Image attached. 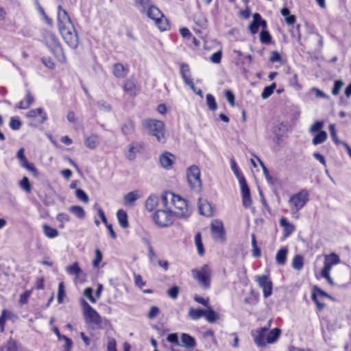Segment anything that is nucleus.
Returning a JSON list of instances; mask_svg holds the SVG:
<instances>
[{
	"instance_id": "nucleus-1",
	"label": "nucleus",
	"mask_w": 351,
	"mask_h": 351,
	"mask_svg": "<svg viewBox=\"0 0 351 351\" xmlns=\"http://www.w3.org/2000/svg\"><path fill=\"white\" fill-rule=\"evenodd\" d=\"M169 200L173 206V208L171 209V212L174 216L180 218H187L191 215V209L187 202L182 197L175 195L171 192H165L162 194L161 202L165 208L168 207Z\"/></svg>"
},
{
	"instance_id": "nucleus-2",
	"label": "nucleus",
	"mask_w": 351,
	"mask_h": 351,
	"mask_svg": "<svg viewBox=\"0 0 351 351\" xmlns=\"http://www.w3.org/2000/svg\"><path fill=\"white\" fill-rule=\"evenodd\" d=\"M43 36L46 46L55 56V57L60 62H66V56L56 34L49 31H45L43 33Z\"/></svg>"
},
{
	"instance_id": "nucleus-3",
	"label": "nucleus",
	"mask_w": 351,
	"mask_h": 351,
	"mask_svg": "<svg viewBox=\"0 0 351 351\" xmlns=\"http://www.w3.org/2000/svg\"><path fill=\"white\" fill-rule=\"evenodd\" d=\"M149 134L154 136L159 143H164L167 139L165 124L156 119H147L143 123Z\"/></svg>"
},
{
	"instance_id": "nucleus-4",
	"label": "nucleus",
	"mask_w": 351,
	"mask_h": 351,
	"mask_svg": "<svg viewBox=\"0 0 351 351\" xmlns=\"http://www.w3.org/2000/svg\"><path fill=\"white\" fill-rule=\"evenodd\" d=\"M309 200V193L305 190L293 195L289 200V205L292 215L298 214L299 211L306 204Z\"/></svg>"
},
{
	"instance_id": "nucleus-5",
	"label": "nucleus",
	"mask_w": 351,
	"mask_h": 351,
	"mask_svg": "<svg viewBox=\"0 0 351 351\" xmlns=\"http://www.w3.org/2000/svg\"><path fill=\"white\" fill-rule=\"evenodd\" d=\"M82 305L86 322L93 328H100L102 319L99 314L86 301L82 300Z\"/></svg>"
},
{
	"instance_id": "nucleus-6",
	"label": "nucleus",
	"mask_w": 351,
	"mask_h": 351,
	"mask_svg": "<svg viewBox=\"0 0 351 351\" xmlns=\"http://www.w3.org/2000/svg\"><path fill=\"white\" fill-rule=\"evenodd\" d=\"M192 276L197 280L198 285L204 289L210 287L211 269L208 265H203L199 269H193Z\"/></svg>"
},
{
	"instance_id": "nucleus-7",
	"label": "nucleus",
	"mask_w": 351,
	"mask_h": 351,
	"mask_svg": "<svg viewBox=\"0 0 351 351\" xmlns=\"http://www.w3.org/2000/svg\"><path fill=\"white\" fill-rule=\"evenodd\" d=\"M174 215L171 212V208L158 209L153 215L154 222L160 227L169 226L173 223Z\"/></svg>"
},
{
	"instance_id": "nucleus-8",
	"label": "nucleus",
	"mask_w": 351,
	"mask_h": 351,
	"mask_svg": "<svg viewBox=\"0 0 351 351\" xmlns=\"http://www.w3.org/2000/svg\"><path fill=\"white\" fill-rule=\"evenodd\" d=\"M200 175V169L196 165L191 166L186 171V177L190 187L193 191L197 193L202 190Z\"/></svg>"
},
{
	"instance_id": "nucleus-9",
	"label": "nucleus",
	"mask_w": 351,
	"mask_h": 351,
	"mask_svg": "<svg viewBox=\"0 0 351 351\" xmlns=\"http://www.w3.org/2000/svg\"><path fill=\"white\" fill-rule=\"evenodd\" d=\"M65 43L71 48L75 49L78 46L79 40L74 26L71 28H64L59 30Z\"/></svg>"
},
{
	"instance_id": "nucleus-10",
	"label": "nucleus",
	"mask_w": 351,
	"mask_h": 351,
	"mask_svg": "<svg viewBox=\"0 0 351 351\" xmlns=\"http://www.w3.org/2000/svg\"><path fill=\"white\" fill-rule=\"evenodd\" d=\"M211 234L213 238L217 241H223L225 239V230L223 223L219 219L213 220L210 224Z\"/></svg>"
},
{
	"instance_id": "nucleus-11",
	"label": "nucleus",
	"mask_w": 351,
	"mask_h": 351,
	"mask_svg": "<svg viewBox=\"0 0 351 351\" xmlns=\"http://www.w3.org/2000/svg\"><path fill=\"white\" fill-rule=\"evenodd\" d=\"M256 281L262 288L263 296L267 298L272 294L273 283L267 276L262 275L256 277Z\"/></svg>"
},
{
	"instance_id": "nucleus-12",
	"label": "nucleus",
	"mask_w": 351,
	"mask_h": 351,
	"mask_svg": "<svg viewBox=\"0 0 351 351\" xmlns=\"http://www.w3.org/2000/svg\"><path fill=\"white\" fill-rule=\"evenodd\" d=\"M58 22L59 30L64 28H71L73 23L67 12L64 10L61 5L58 7Z\"/></svg>"
},
{
	"instance_id": "nucleus-13",
	"label": "nucleus",
	"mask_w": 351,
	"mask_h": 351,
	"mask_svg": "<svg viewBox=\"0 0 351 351\" xmlns=\"http://www.w3.org/2000/svg\"><path fill=\"white\" fill-rule=\"evenodd\" d=\"M254 343L259 347H265L267 344V327L257 328L252 331Z\"/></svg>"
},
{
	"instance_id": "nucleus-14",
	"label": "nucleus",
	"mask_w": 351,
	"mask_h": 351,
	"mask_svg": "<svg viewBox=\"0 0 351 351\" xmlns=\"http://www.w3.org/2000/svg\"><path fill=\"white\" fill-rule=\"evenodd\" d=\"M25 149L24 148H21L17 152L16 157L20 161V165L27 170L33 173V175L35 177L38 176V171L36 169V168L34 166L33 164L29 163L28 160H27L25 154H24Z\"/></svg>"
},
{
	"instance_id": "nucleus-15",
	"label": "nucleus",
	"mask_w": 351,
	"mask_h": 351,
	"mask_svg": "<svg viewBox=\"0 0 351 351\" xmlns=\"http://www.w3.org/2000/svg\"><path fill=\"white\" fill-rule=\"evenodd\" d=\"M66 272L69 275L75 276V281L76 282H83L85 279V273L79 267L78 263L75 262L73 265H69L66 268Z\"/></svg>"
},
{
	"instance_id": "nucleus-16",
	"label": "nucleus",
	"mask_w": 351,
	"mask_h": 351,
	"mask_svg": "<svg viewBox=\"0 0 351 351\" xmlns=\"http://www.w3.org/2000/svg\"><path fill=\"white\" fill-rule=\"evenodd\" d=\"M241 191L242 202L245 208H249L252 204V200L250 196V189L247 186L245 179H241L239 182Z\"/></svg>"
},
{
	"instance_id": "nucleus-17",
	"label": "nucleus",
	"mask_w": 351,
	"mask_h": 351,
	"mask_svg": "<svg viewBox=\"0 0 351 351\" xmlns=\"http://www.w3.org/2000/svg\"><path fill=\"white\" fill-rule=\"evenodd\" d=\"M143 148V144L141 142L134 141L128 145V150L125 154V157L130 160H134L136 154Z\"/></svg>"
},
{
	"instance_id": "nucleus-18",
	"label": "nucleus",
	"mask_w": 351,
	"mask_h": 351,
	"mask_svg": "<svg viewBox=\"0 0 351 351\" xmlns=\"http://www.w3.org/2000/svg\"><path fill=\"white\" fill-rule=\"evenodd\" d=\"M175 159L176 157L174 155L169 152H165L160 156L159 161L163 168L169 169L172 167Z\"/></svg>"
},
{
	"instance_id": "nucleus-19",
	"label": "nucleus",
	"mask_w": 351,
	"mask_h": 351,
	"mask_svg": "<svg viewBox=\"0 0 351 351\" xmlns=\"http://www.w3.org/2000/svg\"><path fill=\"white\" fill-rule=\"evenodd\" d=\"M123 90L129 95L134 97L136 95L139 88L136 84V82L134 79H128L124 82Z\"/></svg>"
},
{
	"instance_id": "nucleus-20",
	"label": "nucleus",
	"mask_w": 351,
	"mask_h": 351,
	"mask_svg": "<svg viewBox=\"0 0 351 351\" xmlns=\"http://www.w3.org/2000/svg\"><path fill=\"white\" fill-rule=\"evenodd\" d=\"M141 197L140 191L135 190L126 193L123 197V203L126 206H134L135 202Z\"/></svg>"
},
{
	"instance_id": "nucleus-21",
	"label": "nucleus",
	"mask_w": 351,
	"mask_h": 351,
	"mask_svg": "<svg viewBox=\"0 0 351 351\" xmlns=\"http://www.w3.org/2000/svg\"><path fill=\"white\" fill-rule=\"evenodd\" d=\"M38 116L40 117V119L38 122L40 123H43L47 119V115L45 112L44 110L41 108L32 109L27 112L26 117L29 119H35Z\"/></svg>"
},
{
	"instance_id": "nucleus-22",
	"label": "nucleus",
	"mask_w": 351,
	"mask_h": 351,
	"mask_svg": "<svg viewBox=\"0 0 351 351\" xmlns=\"http://www.w3.org/2000/svg\"><path fill=\"white\" fill-rule=\"evenodd\" d=\"M279 223L283 228V235L285 237H289L295 230V226L289 223L285 217H282Z\"/></svg>"
},
{
	"instance_id": "nucleus-23",
	"label": "nucleus",
	"mask_w": 351,
	"mask_h": 351,
	"mask_svg": "<svg viewBox=\"0 0 351 351\" xmlns=\"http://www.w3.org/2000/svg\"><path fill=\"white\" fill-rule=\"evenodd\" d=\"M160 200L161 201V198L160 199L157 195H150L145 202L146 209L148 211H152L158 205Z\"/></svg>"
},
{
	"instance_id": "nucleus-24",
	"label": "nucleus",
	"mask_w": 351,
	"mask_h": 351,
	"mask_svg": "<svg viewBox=\"0 0 351 351\" xmlns=\"http://www.w3.org/2000/svg\"><path fill=\"white\" fill-rule=\"evenodd\" d=\"M199 209L202 215L210 216L213 213L212 206L209 202L205 199H199Z\"/></svg>"
},
{
	"instance_id": "nucleus-25",
	"label": "nucleus",
	"mask_w": 351,
	"mask_h": 351,
	"mask_svg": "<svg viewBox=\"0 0 351 351\" xmlns=\"http://www.w3.org/2000/svg\"><path fill=\"white\" fill-rule=\"evenodd\" d=\"M147 14V16L150 18L151 19L156 21V20H158L159 18L161 16H163L162 13L160 12V10L156 8L155 5L152 4L147 9L145 12Z\"/></svg>"
},
{
	"instance_id": "nucleus-26",
	"label": "nucleus",
	"mask_w": 351,
	"mask_h": 351,
	"mask_svg": "<svg viewBox=\"0 0 351 351\" xmlns=\"http://www.w3.org/2000/svg\"><path fill=\"white\" fill-rule=\"evenodd\" d=\"M134 5L141 13L145 14L147 9L152 4L151 0H133Z\"/></svg>"
},
{
	"instance_id": "nucleus-27",
	"label": "nucleus",
	"mask_w": 351,
	"mask_h": 351,
	"mask_svg": "<svg viewBox=\"0 0 351 351\" xmlns=\"http://www.w3.org/2000/svg\"><path fill=\"white\" fill-rule=\"evenodd\" d=\"M34 101V98L29 90L26 93L25 97L21 100L17 107L20 109H27Z\"/></svg>"
},
{
	"instance_id": "nucleus-28",
	"label": "nucleus",
	"mask_w": 351,
	"mask_h": 351,
	"mask_svg": "<svg viewBox=\"0 0 351 351\" xmlns=\"http://www.w3.org/2000/svg\"><path fill=\"white\" fill-rule=\"evenodd\" d=\"M128 69L121 63L113 65V75L118 78H123L128 74Z\"/></svg>"
},
{
	"instance_id": "nucleus-29",
	"label": "nucleus",
	"mask_w": 351,
	"mask_h": 351,
	"mask_svg": "<svg viewBox=\"0 0 351 351\" xmlns=\"http://www.w3.org/2000/svg\"><path fill=\"white\" fill-rule=\"evenodd\" d=\"M181 341L183 346L187 348H193L196 346L195 338L186 333L182 334Z\"/></svg>"
},
{
	"instance_id": "nucleus-30",
	"label": "nucleus",
	"mask_w": 351,
	"mask_h": 351,
	"mask_svg": "<svg viewBox=\"0 0 351 351\" xmlns=\"http://www.w3.org/2000/svg\"><path fill=\"white\" fill-rule=\"evenodd\" d=\"M43 234L49 239H54L59 235V232L56 228H52L48 224H43Z\"/></svg>"
},
{
	"instance_id": "nucleus-31",
	"label": "nucleus",
	"mask_w": 351,
	"mask_h": 351,
	"mask_svg": "<svg viewBox=\"0 0 351 351\" xmlns=\"http://www.w3.org/2000/svg\"><path fill=\"white\" fill-rule=\"evenodd\" d=\"M281 333L280 328H276L270 331L268 330L267 327V343H274L279 338Z\"/></svg>"
},
{
	"instance_id": "nucleus-32",
	"label": "nucleus",
	"mask_w": 351,
	"mask_h": 351,
	"mask_svg": "<svg viewBox=\"0 0 351 351\" xmlns=\"http://www.w3.org/2000/svg\"><path fill=\"white\" fill-rule=\"evenodd\" d=\"M288 254V250L286 247L280 249L276 255V261L280 265H285L287 262V256Z\"/></svg>"
},
{
	"instance_id": "nucleus-33",
	"label": "nucleus",
	"mask_w": 351,
	"mask_h": 351,
	"mask_svg": "<svg viewBox=\"0 0 351 351\" xmlns=\"http://www.w3.org/2000/svg\"><path fill=\"white\" fill-rule=\"evenodd\" d=\"M135 130V125L134 122L130 120H126L121 127V132L123 135H130L132 134Z\"/></svg>"
},
{
	"instance_id": "nucleus-34",
	"label": "nucleus",
	"mask_w": 351,
	"mask_h": 351,
	"mask_svg": "<svg viewBox=\"0 0 351 351\" xmlns=\"http://www.w3.org/2000/svg\"><path fill=\"white\" fill-rule=\"evenodd\" d=\"M119 223L123 228H127L129 226L128 215L123 210H119L117 213Z\"/></svg>"
},
{
	"instance_id": "nucleus-35",
	"label": "nucleus",
	"mask_w": 351,
	"mask_h": 351,
	"mask_svg": "<svg viewBox=\"0 0 351 351\" xmlns=\"http://www.w3.org/2000/svg\"><path fill=\"white\" fill-rule=\"evenodd\" d=\"M328 138V134L325 131L321 130L317 132L312 139V143L314 145L324 143Z\"/></svg>"
},
{
	"instance_id": "nucleus-36",
	"label": "nucleus",
	"mask_w": 351,
	"mask_h": 351,
	"mask_svg": "<svg viewBox=\"0 0 351 351\" xmlns=\"http://www.w3.org/2000/svg\"><path fill=\"white\" fill-rule=\"evenodd\" d=\"M204 316L209 323H213L219 319V315L210 306L205 309Z\"/></svg>"
},
{
	"instance_id": "nucleus-37",
	"label": "nucleus",
	"mask_w": 351,
	"mask_h": 351,
	"mask_svg": "<svg viewBox=\"0 0 351 351\" xmlns=\"http://www.w3.org/2000/svg\"><path fill=\"white\" fill-rule=\"evenodd\" d=\"M69 210L80 219H84L85 218V211L80 206H71L69 207Z\"/></svg>"
},
{
	"instance_id": "nucleus-38",
	"label": "nucleus",
	"mask_w": 351,
	"mask_h": 351,
	"mask_svg": "<svg viewBox=\"0 0 351 351\" xmlns=\"http://www.w3.org/2000/svg\"><path fill=\"white\" fill-rule=\"evenodd\" d=\"M261 19V15L258 13L253 14V21L249 26V29L252 34H255L258 31L259 23L258 21Z\"/></svg>"
},
{
	"instance_id": "nucleus-39",
	"label": "nucleus",
	"mask_w": 351,
	"mask_h": 351,
	"mask_svg": "<svg viewBox=\"0 0 351 351\" xmlns=\"http://www.w3.org/2000/svg\"><path fill=\"white\" fill-rule=\"evenodd\" d=\"M281 14L284 16L286 23L288 25H293L295 21V16L290 14V11L287 8H282Z\"/></svg>"
},
{
	"instance_id": "nucleus-40",
	"label": "nucleus",
	"mask_w": 351,
	"mask_h": 351,
	"mask_svg": "<svg viewBox=\"0 0 351 351\" xmlns=\"http://www.w3.org/2000/svg\"><path fill=\"white\" fill-rule=\"evenodd\" d=\"M0 351H18L16 342L10 339L5 345L0 347Z\"/></svg>"
},
{
	"instance_id": "nucleus-41",
	"label": "nucleus",
	"mask_w": 351,
	"mask_h": 351,
	"mask_svg": "<svg viewBox=\"0 0 351 351\" xmlns=\"http://www.w3.org/2000/svg\"><path fill=\"white\" fill-rule=\"evenodd\" d=\"M287 125L283 123H278L273 128V132L275 134V135L278 137L282 136L284 133L287 131Z\"/></svg>"
},
{
	"instance_id": "nucleus-42",
	"label": "nucleus",
	"mask_w": 351,
	"mask_h": 351,
	"mask_svg": "<svg viewBox=\"0 0 351 351\" xmlns=\"http://www.w3.org/2000/svg\"><path fill=\"white\" fill-rule=\"evenodd\" d=\"M99 141V138L97 135L93 134L85 139V145L90 148L94 149L97 147Z\"/></svg>"
},
{
	"instance_id": "nucleus-43",
	"label": "nucleus",
	"mask_w": 351,
	"mask_h": 351,
	"mask_svg": "<svg viewBox=\"0 0 351 351\" xmlns=\"http://www.w3.org/2000/svg\"><path fill=\"white\" fill-rule=\"evenodd\" d=\"M205 310L191 308L189 311V316L193 320H197L203 317Z\"/></svg>"
},
{
	"instance_id": "nucleus-44",
	"label": "nucleus",
	"mask_w": 351,
	"mask_h": 351,
	"mask_svg": "<svg viewBox=\"0 0 351 351\" xmlns=\"http://www.w3.org/2000/svg\"><path fill=\"white\" fill-rule=\"evenodd\" d=\"M304 266V259L303 257L298 254L294 256L292 261V267L293 269L296 270H301Z\"/></svg>"
},
{
	"instance_id": "nucleus-45",
	"label": "nucleus",
	"mask_w": 351,
	"mask_h": 351,
	"mask_svg": "<svg viewBox=\"0 0 351 351\" xmlns=\"http://www.w3.org/2000/svg\"><path fill=\"white\" fill-rule=\"evenodd\" d=\"M230 162L231 169L233 171L234 176L238 179L239 182H240L241 180V179H245L244 178V176L241 174V173L240 172L234 159L232 158H230Z\"/></svg>"
},
{
	"instance_id": "nucleus-46",
	"label": "nucleus",
	"mask_w": 351,
	"mask_h": 351,
	"mask_svg": "<svg viewBox=\"0 0 351 351\" xmlns=\"http://www.w3.org/2000/svg\"><path fill=\"white\" fill-rule=\"evenodd\" d=\"M155 24L160 31H165L169 29V25L167 19L163 16L155 21Z\"/></svg>"
},
{
	"instance_id": "nucleus-47",
	"label": "nucleus",
	"mask_w": 351,
	"mask_h": 351,
	"mask_svg": "<svg viewBox=\"0 0 351 351\" xmlns=\"http://www.w3.org/2000/svg\"><path fill=\"white\" fill-rule=\"evenodd\" d=\"M276 83H272L270 86L265 87L263 89L261 97L263 99H266L269 97L274 93V89L276 88Z\"/></svg>"
},
{
	"instance_id": "nucleus-48",
	"label": "nucleus",
	"mask_w": 351,
	"mask_h": 351,
	"mask_svg": "<svg viewBox=\"0 0 351 351\" xmlns=\"http://www.w3.org/2000/svg\"><path fill=\"white\" fill-rule=\"evenodd\" d=\"M147 251H148L149 260L152 265H155L156 263L157 255L155 253L154 248H153L152 244L150 243V242H149V241L147 242Z\"/></svg>"
},
{
	"instance_id": "nucleus-49",
	"label": "nucleus",
	"mask_w": 351,
	"mask_h": 351,
	"mask_svg": "<svg viewBox=\"0 0 351 351\" xmlns=\"http://www.w3.org/2000/svg\"><path fill=\"white\" fill-rule=\"evenodd\" d=\"M329 131L330 132L331 137H332L333 141L335 143V144L343 145V143H346V142L342 141L338 138L335 125L334 124H330L329 125Z\"/></svg>"
},
{
	"instance_id": "nucleus-50",
	"label": "nucleus",
	"mask_w": 351,
	"mask_h": 351,
	"mask_svg": "<svg viewBox=\"0 0 351 351\" xmlns=\"http://www.w3.org/2000/svg\"><path fill=\"white\" fill-rule=\"evenodd\" d=\"M206 99L208 108L212 111L216 110L217 108V104L215 97L211 94H208L206 95Z\"/></svg>"
},
{
	"instance_id": "nucleus-51",
	"label": "nucleus",
	"mask_w": 351,
	"mask_h": 351,
	"mask_svg": "<svg viewBox=\"0 0 351 351\" xmlns=\"http://www.w3.org/2000/svg\"><path fill=\"white\" fill-rule=\"evenodd\" d=\"M195 243L199 254L202 255L204 252L203 244L202 242L201 234L197 233L195 236Z\"/></svg>"
},
{
	"instance_id": "nucleus-52",
	"label": "nucleus",
	"mask_w": 351,
	"mask_h": 351,
	"mask_svg": "<svg viewBox=\"0 0 351 351\" xmlns=\"http://www.w3.org/2000/svg\"><path fill=\"white\" fill-rule=\"evenodd\" d=\"M260 41L263 44H269L271 42V36L266 30H262L260 33Z\"/></svg>"
},
{
	"instance_id": "nucleus-53",
	"label": "nucleus",
	"mask_w": 351,
	"mask_h": 351,
	"mask_svg": "<svg viewBox=\"0 0 351 351\" xmlns=\"http://www.w3.org/2000/svg\"><path fill=\"white\" fill-rule=\"evenodd\" d=\"M256 158L263 169V174H264L266 180H267V182L269 183L273 184L272 177L271 176V175H270L268 169H267L266 166L265 165L264 162L258 157H256Z\"/></svg>"
},
{
	"instance_id": "nucleus-54",
	"label": "nucleus",
	"mask_w": 351,
	"mask_h": 351,
	"mask_svg": "<svg viewBox=\"0 0 351 351\" xmlns=\"http://www.w3.org/2000/svg\"><path fill=\"white\" fill-rule=\"evenodd\" d=\"M56 219L61 223L60 228H63L64 223L70 221V217L65 213H60L57 215Z\"/></svg>"
},
{
	"instance_id": "nucleus-55",
	"label": "nucleus",
	"mask_w": 351,
	"mask_h": 351,
	"mask_svg": "<svg viewBox=\"0 0 351 351\" xmlns=\"http://www.w3.org/2000/svg\"><path fill=\"white\" fill-rule=\"evenodd\" d=\"M10 127L14 130H18L21 128L22 123L18 117H11Z\"/></svg>"
},
{
	"instance_id": "nucleus-56",
	"label": "nucleus",
	"mask_w": 351,
	"mask_h": 351,
	"mask_svg": "<svg viewBox=\"0 0 351 351\" xmlns=\"http://www.w3.org/2000/svg\"><path fill=\"white\" fill-rule=\"evenodd\" d=\"M325 260L332 265H337L340 263V258L335 253H331L325 256Z\"/></svg>"
},
{
	"instance_id": "nucleus-57",
	"label": "nucleus",
	"mask_w": 351,
	"mask_h": 351,
	"mask_svg": "<svg viewBox=\"0 0 351 351\" xmlns=\"http://www.w3.org/2000/svg\"><path fill=\"white\" fill-rule=\"evenodd\" d=\"M95 257L93 261V266L95 268H97L99 266L101 261H102V253L99 249H96L95 251Z\"/></svg>"
},
{
	"instance_id": "nucleus-58",
	"label": "nucleus",
	"mask_w": 351,
	"mask_h": 351,
	"mask_svg": "<svg viewBox=\"0 0 351 351\" xmlns=\"http://www.w3.org/2000/svg\"><path fill=\"white\" fill-rule=\"evenodd\" d=\"M20 186L27 193H30L32 191L30 182L27 177H23V178L21 180Z\"/></svg>"
},
{
	"instance_id": "nucleus-59",
	"label": "nucleus",
	"mask_w": 351,
	"mask_h": 351,
	"mask_svg": "<svg viewBox=\"0 0 351 351\" xmlns=\"http://www.w3.org/2000/svg\"><path fill=\"white\" fill-rule=\"evenodd\" d=\"M76 197L81 201L87 203L89 201L88 195L81 189H77L75 191Z\"/></svg>"
},
{
	"instance_id": "nucleus-60",
	"label": "nucleus",
	"mask_w": 351,
	"mask_h": 351,
	"mask_svg": "<svg viewBox=\"0 0 351 351\" xmlns=\"http://www.w3.org/2000/svg\"><path fill=\"white\" fill-rule=\"evenodd\" d=\"M324 123L323 121H316L309 128V132L313 133L315 132H319L324 128Z\"/></svg>"
},
{
	"instance_id": "nucleus-61",
	"label": "nucleus",
	"mask_w": 351,
	"mask_h": 351,
	"mask_svg": "<svg viewBox=\"0 0 351 351\" xmlns=\"http://www.w3.org/2000/svg\"><path fill=\"white\" fill-rule=\"evenodd\" d=\"M343 86V82L342 80H336L335 82L334 87L332 90V95H339Z\"/></svg>"
},
{
	"instance_id": "nucleus-62",
	"label": "nucleus",
	"mask_w": 351,
	"mask_h": 351,
	"mask_svg": "<svg viewBox=\"0 0 351 351\" xmlns=\"http://www.w3.org/2000/svg\"><path fill=\"white\" fill-rule=\"evenodd\" d=\"M64 295V282H61L59 283L58 292V302L59 304L62 303Z\"/></svg>"
},
{
	"instance_id": "nucleus-63",
	"label": "nucleus",
	"mask_w": 351,
	"mask_h": 351,
	"mask_svg": "<svg viewBox=\"0 0 351 351\" xmlns=\"http://www.w3.org/2000/svg\"><path fill=\"white\" fill-rule=\"evenodd\" d=\"M32 294V290H27L20 295L19 302L21 304H25Z\"/></svg>"
},
{
	"instance_id": "nucleus-64",
	"label": "nucleus",
	"mask_w": 351,
	"mask_h": 351,
	"mask_svg": "<svg viewBox=\"0 0 351 351\" xmlns=\"http://www.w3.org/2000/svg\"><path fill=\"white\" fill-rule=\"evenodd\" d=\"M107 351H117V341L114 338H108Z\"/></svg>"
}]
</instances>
